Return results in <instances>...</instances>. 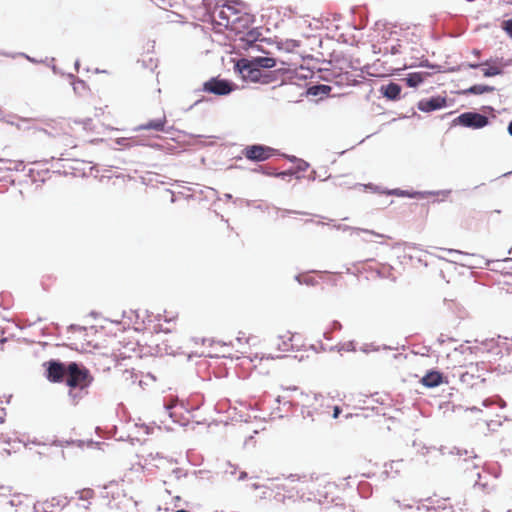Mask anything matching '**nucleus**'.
Listing matches in <instances>:
<instances>
[{"label":"nucleus","instance_id":"f257e3e1","mask_svg":"<svg viewBox=\"0 0 512 512\" xmlns=\"http://www.w3.org/2000/svg\"><path fill=\"white\" fill-rule=\"evenodd\" d=\"M260 339L255 335H248L244 331H239L233 344L237 347V352L241 354V365L247 369L256 370L259 374L268 373L267 364L273 360L270 356H265L259 351Z\"/></svg>","mask_w":512,"mask_h":512},{"label":"nucleus","instance_id":"f03ea898","mask_svg":"<svg viewBox=\"0 0 512 512\" xmlns=\"http://www.w3.org/2000/svg\"><path fill=\"white\" fill-rule=\"evenodd\" d=\"M76 126V128L72 127L71 123L67 120L55 122V126L53 127L56 130L53 134L55 137V146L63 148L77 147L79 131L83 128L77 123Z\"/></svg>","mask_w":512,"mask_h":512},{"label":"nucleus","instance_id":"7ed1b4c3","mask_svg":"<svg viewBox=\"0 0 512 512\" xmlns=\"http://www.w3.org/2000/svg\"><path fill=\"white\" fill-rule=\"evenodd\" d=\"M93 381L89 370L85 367H80L77 363L71 362L67 366V379L66 384L70 388L69 395L76 403L77 395L73 393V389H86Z\"/></svg>","mask_w":512,"mask_h":512},{"label":"nucleus","instance_id":"20e7f679","mask_svg":"<svg viewBox=\"0 0 512 512\" xmlns=\"http://www.w3.org/2000/svg\"><path fill=\"white\" fill-rule=\"evenodd\" d=\"M236 68L239 70L242 78L246 81L260 82L267 84L270 82V75L263 73L254 63L248 59H240Z\"/></svg>","mask_w":512,"mask_h":512},{"label":"nucleus","instance_id":"39448f33","mask_svg":"<svg viewBox=\"0 0 512 512\" xmlns=\"http://www.w3.org/2000/svg\"><path fill=\"white\" fill-rule=\"evenodd\" d=\"M485 370L486 368L484 366L480 367L478 363H470L465 367V370L458 373L459 379L464 385L472 388L485 382L483 377Z\"/></svg>","mask_w":512,"mask_h":512},{"label":"nucleus","instance_id":"423d86ee","mask_svg":"<svg viewBox=\"0 0 512 512\" xmlns=\"http://www.w3.org/2000/svg\"><path fill=\"white\" fill-rule=\"evenodd\" d=\"M233 89V83L219 78H211L203 84V90L205 92L215 95H227L231 93Z\"/></svg>","mask_w":512,"mask_h":512},{"label":"nucleus","instance_id":"0eeeda50","mask_svg":"<svg viewBox=\"0 0 512 512\" xmlns=\"http://www.w3.org/2000/svg\"><path fill=\"white\" fill-rule=\"evenodd\" d=\"M274 150L264 145H250L243 150L245 158L251 161H265L273 155Z\"/></svg>","mask_w":512,"mask_h":512},{"label":"nucleus","instance_id":"6e6552de","mask_svg":"<svg viewBox=\"0 0 512 512\" xmlns=\"http://www.w3.org/2000/svg\"><path fill=\"white\" fill-rule=\"evenodd\" d=\"M46 366V378L52 383L62 382L67 375V367L58 361L50 360L44 363Z\"/></svg>","mask_w":512,"mask_h":512},{"label":"nucleus","instance_id":"1a4fd4ad","mask_svg":"<svg viewBox=\"0 0 512 512\" xmlns=\"http://www.w3.org/2000/svg\"><path fill=\"white\" fill-rule=\"evenodd\" d=\"M457 121L459 124L472 127L475 129L486 126L489 122L488 118L482 114L475 112H466L458 116Z\"/></svg>","mask_w":512,"mask_h":512},{"label":"nucleus","instance_id":"9d476101","mask_svg":"<svg viewBox=\"0 0 512 512\" xmlns=\"http://www.w3.org/2000/svg\"><path fill=\"white\" fill-rule=\"evenodd\" d=\"M73 500L74 499H68L65 495H56L43 501L42 507L44 512H54L56 509L69 505Z\"/></svg>","mask_w":512,"mask_h":512},{"label":"nucleus","instance_id":"9b49d317","mask_svg":"<svg viewBox=\"0 0 512 512\" xmlns=\"http://www.w3.org/2000/svg\"><path fill=\"white\" fill-rule=\"evenodd\" d=\"M77 497L73 498L74 504L84 510L90 509L92 500L95 498V492L91 488H84L76 492Z\"/></svg>","mask_w":512,"mask_h":512},{"label":"nucleus","instance_id":"f8f14e48","mask_svg":"<svg viewBox=\"0 0 512 512\" xmlns=\"http://www.w3.org/2000/svg\"><path fill=\"white\" fill-rule=\"evenodd\" d=\"M446 104V98L436 96L429 99H422L421 101H419L418 109L423 112H431L445 107Z\"/></svg>","mask_w":512,"mask_h":512},{"label":"nucleus","instance_id":"ddd939ff","mask_svg":"<svg viewBox=\"0 0 512 512\" xmlns=\"http://www.w3.org/2000/svg\"><path fill=\"white\" fill-rule=\"evenodd\" d=\"M167 124L166 115L162 113V115L156 119H152L147 121L144 124H141L138 127V130H153L157 132H163L165 130V126Z\"/></svg>","mask_w":512,"mask_h":512},{"label":"nucleus","instance_id":"4468645a","mask_svg":"<svg viewBox=\"0 0 512 512\" xmlns=\"http://www.w3.org/2000/svg\"><path fill=\"white\" fill-rule=\"evenodd\" d=\"M176 330V316H172L168 318L166 315L164 316L163 321L161 319L158 320V323L154 326V331L156 333H172Z\"/></svg>","mask_w":512,"mask_h":512},{"label":"nucleus","instance_id":"2eb2a0df","mask_svg":"<svg viewBox=\"0 0 512 512\" xmlns=\"http://www.w3.org/2000/svg\"><path fill=\"white\" fill-rule=\"evenodd\" d=\"M429 75L427 72H413L409 73L403 81L406 82L407 86L416 88L424 82L425 78Z\"/></svg>","mask_w":512,"mask_h":512},{"label":"nucleus","instance_id":"dca6fc26","mask_svg":"<svg viewBox=\"0 0 512 512\" xmlns=\"http://www.w3.org/2000/svg\"><path fill=\"white\" fill-rule=\"evenodd\" d=\"M426 387H436L442 383V375L437 371L427 373L421 380Z\"/></svg>","mask_w":512,"mask_h":512},{"label":"nucleus","instance_id":"f3484780","mask_svg":"<svg viewBox=\"0 0 512 512\" xmlns=\"http://www.w3.org/2000/svg\"><path fill=\"white\" fill-rule=\"evenodd\" d=\"M381 91L386 98L396 100L400 96L401 87L398 84L391 82L386 86H382Z\"/></svg>","mask_w":512,"mask_h":512},{"label":"nucleus","instance_id":"a211bd4d","mask_svg":"<svg viewBox=\"0 0 512 512\" xmlns=\"http://www.w3.org/2000/svg\"><path fill=\"white\" fill-rule=\"evenodd\" d=\"M256 67H258L260 70L262 68H273L276 65V60L271 57H256L251 60Z\"/></svg>","mask_w":512,"mask_h":512},{"label":"nucleus","instance_id":"6ab92c4d","mask_svg":"<svg viewBox=\"0 0 512 512\" xmlns=\"http://www.w3.org/2000/svg\"><path fill=\"white\" fill-rule=\"evenodd\" d=\"M105 493H106V496L108 497L109 495H111L113 498H115L116 496L119 497L121 492L123 491L119 484L115 481L113 482H110L109 484H107L105 487Z\"/></svg>","mask_w":512,"mask_h":512},{"label":"nucleus","instance_id":"aec40b11","mask_svg":"<svg viewBox=\"0 0 512 512\" xmlns=\"http://www.w3.org/2000/svg\"><path fill=\"white\" fill-rule=\"evenodd\" d=\"M493 91V87L487 85H474L463 91L464 94H483Z\"/></svg>","mask_w":512,"mask_h":512},{"label":"nucleus","instance_id":"412c9836","mask_svg":"<svg viewBox=\"0 0 512 512\" xmlns=\"http://www.w3.org/2000/svg\"><path fill=\"white\" fill-rule=\"evenodd\" d=\"M502 70L501 67L498 65H491L488 66L483 70V75L485 77H492L501 74Z\"/></svg>","mask_w":512,"mask_h":512},{"label":"nucleus","instance_id":"4be33fe9","mask_svg":"<svg viewBox=\"0 0 512 512\" xmlns=\"http://www.w3.org/2000/svg\"><path fill=\"white\" fill-rule=\"evenodd\" d=\"M503 29L506 31V33L512 37V18L509 20H506L502 24Z\"/></svg>","mask_w":512,"mask_h":512},{"label":"nucleus","instance_id":"5701e85b","mask_svg":"<svg viewBox=\"0 0 512 512\" xmlns=\"http://www.w3.org/2000/svg\"><path fill=\"white\" fill-rule=\"evenodd\" d=\"M340 412H341L340 407L339 406H335L334 409H333V417L337 418L339 416Z\"/></svg>","mask_w":512,"mask_h":512},{"label":"nucleus","instance_id":"b1692460","mask_svg":"<svg viewBox=\"0 0 512 512\" xmlns=\"http://www.w3.org/2000/svg\"><path fill=\"white\" fill-rule=\"evenodd\" d=\"M302 478H303V477H301V476H299V475H297V474H295V475H290V476L288 477V479H291V481H300Z\"/></svg>","mask_w":512,"mask_h":512},{"label":"nucleus","instance_id":"393cba45","mask_svg":"<svg viewBox=\"0 0 512 512\" xmlns=\"http://www.w3.org/2000/svg\"><path fill=\"white\" fill-rule=\"evenodd\" d=\"M508 133L512 136V121L508 125Z\"/></svg>","mask_w":512,"mask_h":512},{"label":"nucleus","instance_id":"a878e982","mask_svg":"<svg viewBox=\"0 0 512 512\" xmlns=\"http://www.w3.org/2000/svg\"><path fill=\"white\" fill-rule=\"evenodd\" d=\"M479 66H480L479 64H470V65H469V67H470V68H477V67H479Z\"/></svg>","mask_w":512,"mask_h":512},{"label":"nucleus","instance_id":"bb28decb","mask_svg":"<svg viewBox=\"0 0 512 512\" xmlns=\"http://www.w3.org/2000/svg\"><path fill=\"white\" fill-rule=\"evenodd\" d=\"M508 4H512V0H504Z\"/></svg>","mask_w":512,"mask_h":512},{"label":"nucleus","instance_id":"cd10ccee","mask_svg":"<svg viewBox=\"0 0 512 512\" xmlns=\"http://www.w3.org/2000/svg\"><path fill=\"white\" fill-rule=\"evenodd\" d=\"M176 512H188V511L181 509V510H177Z\"/></svg>","mask_w":512,"mask_h":512}]
</instances>
